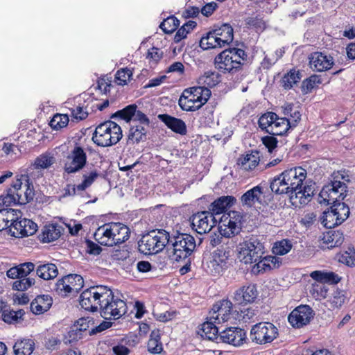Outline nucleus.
<instances>
[{"instance_id": "f257e3e1", "label": "nucleus", "mask_w": 355, "mask_h": 355, "mask_svg": "<svg viewBox=\"0 0 355 355\" xmlns=\"http://www.w3.org/2000/svg\"><path fill=\"white\" fill-rule=\"evenodd\" d=\"M306 178V171L302 167L286 169L272 178L270 188L276 195H286L293 200L296 191L303 185Z\"/></svg>"}, {"instance_id": "f03ea898", "label": "nucleus", "mask_w": 355, "mask_h": 355, "mask_svg": "<svg viewBox=\"0 0 355 355\" xmlns=\"http://www.w3.org/2000/svg\"><path fill=\"white\" fill-rule=\"evenodd\" d=\"M130 237L128 226L121 223H109L99 227L94 233L95 239L101 245L114 246L127 241Z\"/></svg>"}, {"instance_id": "7ed1b4c3", "label": "nucleus", "mask_w": 355, "mask_h": 355, "mask_svg": "<svg viewBox=\"0 0 355 355\" xmlns=\"http://www.w3.org/2000/svg\"><path fill=\"white\" fill-rule=\"evenodd\" d=\"M169 241L168 232L156 229L142 236L138 242V248L139 252L144 254H155L162 252Z\"/></svg>"}, {"instance_id": "20e7f679", "label": "nucleus", "mask_w": 355, "mask_h": 355, "mask_svg": "<svg viewBox=\"0 0 355 355\" xmlns=\"http://www.w3.org/2000/svg\"><path fill=\"white\" fill-rule=\"evenodd\" d=\"M263 238L251 235L244 239L238 245L239 259L245 264L252 263L260 260L265 253Z\"/></svg>"}, {"instance_id": "39448f33", "label": "nucleus", "mask_w": 355, "mask_h": 355, "mask_svg": "<svg viewBox=\"0 0 355 355\" xmlns=\"http://www.w3.org/2000/svg\"><path fill=\"white\" fill-rule=\"evenodd\" d=\"M121 127L112 121L100 123L92 135V141L98 146L107 147L116 144L122 138Z\"/></svg>"}, {"instance_id": "423d86ee", "label": "nucleus", "mask_w": 355, "mask_h": 355, "mask_svg": "<svg viewBox=\"0 0 355 355\" xmlns=\"http://www.w3.org/2000/svg\"><path fill=\"white\" fill-rule=\"evenodd\" d=\"M111 295V289L107 286L98 285L91 286L85 290L80 296V304L85 310L95 312L104 300Z\"/></svg>"}, {"instance_id": "0eeeda50", "label": "nucleus", "mask_w": 355, "mask_h": 355, "mask_svg": "<svg viewBox=\"0 0 355 355\" xmlns=\"http://www.w3.org/2000/svg\"><path fill=\"white\" fill-rule=\"evenodd\" d=\"M169 242H171L173 245L172 259L176 261L189 257L196 247L193 236L187 234H178L172 238L170 237Z\"/></svg>"}, {"instance_id": "6e6552de", "label": "nucleus", "mask_w": 355, "mask_h": 355, "mask_svg": "<svg viewBox=\"0 0 355 355\" xmlns=\"http://www.w3.org/2000/svg\"><path fill=\"white\" fill-rule=\"evenodd\" d=\"M347 187L340 180H334L325 185L319 193L318 201L320 204L333 205L340 202L346 196Z\"/></svg>"}, {"instance_id": "1a4fd4ad", "label": "nucleus", "mask_w": 355, "mask_h": 355, "mask_svg": "<svg viewBox=\"0 0 355 355\" xmlns=\"http://www.w3.org/2000/svg\"><path fill=\"white\" fill-rule=\"evenodd\" d=\"M84 280L78 274H69L58 280L54 291L62 297L76 295L83 287Z\"/></svg>"}, {"instance_id": "9d476101", "label": "nucleus", "mask_w": 355, "mask_h": 355, "mask_svg": "<svg viewBox=\"0 0 355 355\" xmlns=\"http://www.w3.org/2000/svg\"><path fill=\"white\" fill-rule=\"evenodd\" d=\"M100 310L101 315L105 320L118 319L127 312V305L123 300L116 297L111 291V295L104 300Z\"/></svg>"}, {"instance_id": "9b49d317", "label": "nucleus", "mask_w": 355, "mask_h": 355, "mask_svg": "<svg viewBox=\"0 0 355 355\" xmlns=\"http://www.w3.org/2000/svg\"><path fill=\"white\" fill-rule=\"evenodd\" d=\"M278 330L270 322H260L254 325L250 331V339L252 342L263 345L271 343L277 338Z\"/></svg>"}, {"instance_id": "f8f14e48", "label": "nucleus", "mask_w": 355, "mask_h": 355, "mask_svg": "<svg viewBox=\"0 0 355 355\" xmlns=\"http://www.w3.org/2000/svg\"><path fill=\"white\" fill-rule=\"evenodd\" d=\"M87 163V155L80 146H75L64 160V170L68 174L75 173L83 169Z\"/></svg>"}, {"instance_id": "ddd939ff", "label": "nucleus", "mask_w": 355, "mask_h": 355, "mask_svg": "<svg viewBox=\"0 0 355 355\" xmlns=\"http://www.w3.org/2000/svg\"><path fill=\"white\" fill-rule=\"evenodd\" d=\"M243 63L234 60L231 51L225 49L218 53L214 58L215 67L221 73H235L241 69Z\"/></svg>"}, {"instance_id": "4468645a", "label": "nucleus", "mask_w": 355, "mask_h": 355, "mask_svg": "<svg viewBox=\"0 0 355 355\" xmlns=\"http://www.w3.org/2000/svg\"><path fill=\"white\" fill-rule=\"evenodd\" d=\"M243 216L240 212L232 211L223 215L220 220V226H223L222 232L227 238H230L238 234L241 230V221Z\"/></svg>"}, {"instance_id": "2eb2a0df", "label": "nucleus", "mask_w": 355, "mask_h": 355, "mask_svg": "<svg viewBox=\"0 0 355 355\" xmlns=\"http://www.w3.org/2000/svg\"><path fill=\"white\" fill-rule=\"evenodd\" d=\"M213 313L210 315V320H214V322L220 324L230 320L234 313L239 311L233 310V304L230 300H223L214 304Z\"/></svg>"}, {"instance_id": "dca6fc26", "label": "nucleus", "mask_w": 355, "mask_h": 355, "mask_svg": "<svg viewBox=\"0 0 355 355\" xmlns=\"http://www.w3.org/2000/svg\"><path fill=\"white\" fill-rule=\"evenodd\" d=\"M216 223V220L209 211L198 212L191 218L193 230L200 234L209 232Z\"/></svg>"}, {"instance_id": "f3484780", "label": "nucleus", "mask_w": 355, "mask_h": 355, "mask_svg": "<svg viewBox=\"0 0 355 355\" xmlns=\"http://www.w3.org/2000/svg\"><path fill=\"white\" fill-rule=\"evenodd\" d=\"M312 318V309L308 305H301L292 311L288 319L293 327L300 328L309 323Z\"/></svg>"}, {"instance_id": "a211bd4d", "label": "nucleus", "mask_w": 355, "mask_h": 355, "mask_svg": "<svg viewBox=\"0 0 355 355\" xmlns=\"http://www.w3.org/2000/svg\"><path fill=\"white\" fill-rule=\"evenodd\" d=\"M245 338L246 334L243 329L232 327L220 332L218 343L223 342L239 347L243 344Z\"/></svg>"}, {"instance_id": "6ab92c4d", "label": "nucleus", "mask_w": 355, "mask_h": 355, "mask_svg": "<svg viewBox=\"0 0 355 355\" xmlns=\"http://www.w3.org/2000/svg\"><path fill=\"white\" fill-rule=\"evenodd\" d=\"M258 296L257 286L253 284L245 285L237 289L233 296L235 304L245 305L252 303Z\"/></svg>"}, {"instance_id": "aec40b11", "label": "nucleus", "mask_w": 355, "mask_h": 355, "mask_svg": "<svg viewBox=\"0 0 355 355\" xmlns=\"http://www.w3.org/2000/svg\"><path fill=\"white\" fill-rule=\"evenodd\" d=\"M309 59L310 67L316 71H327L334 64L333 58L321 52L312 53Z\"/></svg>"}, {"instance_id": "412c9836", "label": "nucleus", "mask_w": 355, "mask_h": 355, "mask_svg": "<svg viewBox=\"0 0 355 355\" xmlns=\"http://www.w3.org/2000/svg\"><path fill=\"white\" fill-rule=\"evenodd\" d=\"M157 118L174 132L182 136L187 135V125L182 119L167 114H160L157 116Z\"/></svg>"}, {"instance_id": "4be33fe9", "label": "nucleus", "mask_w": 355, "mask_h": 355, "mask_svg": "<svg viewBox=\"0 0 355 355\" xmlns=\"http://www.w3.org/2000/svg\"><path fill=\"white\" fill-rule=\"evenodd\" d=\"M236 202V198L232 196H223L215 200L209 207V211L214 215L225 213Z\"/></svg>"}, {"instance_id": "5701e85b", "label": "nucleus", "mask_w": 355, "mask_h": 355, "mask_svg": "<svg viewBox=\"0 0 355 355\" xmlns=\"http://www.w3.org/2000/svg\"><path fill=\"white\" fill-rule=\"evenodd\" d=\"M263 195V187L257 185L247 191L241 197V202L243 206L252 207L255 203L263 204L261 196Z\"/></svg>"}, {"instance_id": "b1692460", "label": "nucleus", "mask_w": 355, "mask_h": 355, "mask_svg": "<svg viewBox=\"0 0 355 355\" xmlns=\"http://www.w3.org/2000/svg\"><path fill=\"white\" fill-rule=\"evenodd\" d=\"M27 180V175H21L20 178H17L12 184V187L7 190L6 195L0 196V207H9L17 204L15 198L16 189H20L22 185V180Z\"/></svg>"}, {"instance_id": "393cba45", "label": "nucleus", "mask_w": 355, "mask_h": 355, "mask_svg": "<svg viewBox=\"0 0 355 355\" xmlns=\"http://www.w3.org/2000/svg\"><path fill=\"white\" fill-rule=\"evenodd\" d=\"M212 30L214 34L219 37V41L222 42L224 46H228L233 41L234 31L230 24L227 23L216 24Z\"/></svg>"}, {"instance_id": "a878e982", "label": "nucleus", "mask_w": 355, "mask_h": 355, "mask_svg": "<svg viewBox=\"0 0 355 355\" xmlns=\"http://www.w3.org/2000/svg\"><path fill=\"white\" fill-rule=\"evenodd\" d=\"M26 182L24 187H26L25 191L22 190V186L19 189H16L15 198L17 204L26 205L33 200L35 196V191L33 185L29 182L28 177L27 180H23Z\"/></svg>"}, {"instance_id": "bb28decb", "label": "nucleus", "mask_w": 355, "mask_h": 355, "mask_svg": "<svg viewBox=\"0 0 355 355\" xmlns=\"http://www.w3.org/2000/svg\"><path fill=\"white\" fill-rule=\"evenodd\" d=\"M183 96L188 99L189 101L193 103H199L196 105L197 108H200L202 105L206 103L211 96V90H183Z\"/></svg>"}, {"instance_id": "cd10ccee", "label": "nucleus", "mask_w": 355, "mask_h": 355, "mask_svg": "<svg viewBox=\"0 0 355 355\" xmlns=\"http://www.w3.org/2000/svg\"><path fill=\"white\" fill-rule=\"evenodd\" d=\"M35 269L32 262H25L10 268L6 272L8 277L11 279L27 278L26 277Z\"/></svg>"}, {"instance_id": "c85d7f7f", "label": "nucleus", "mask_w": 355, "mask_h": 355, "mask_svg": "<svg viewBox=\"0 0 355 355\" xmlns=\"http://www.w3.org/2000/svg\"><path fill=\"white\" fill-rule=\"evenodd\" d=\"M52 303L53 300L49 295H39L32 301L30 309L34 314H41L47 311Z\"/></svg>"}, {"instance_id": "c756f323", "label": "nucleus", "mask_w": 355, "mask_h": 355, "mask_svg": "<svg viewBox=\"0 0 355 355\" xmlns=\"http://www.w3.org/2000/svg\"><path fill=\"white\" fill-rule=\"evenodd\" d=\"M259 158V153L252 151L250 154H246L239 157L237 164L245 171H252L258 166Z\"/></svg>"}, {"instance_id": "7c9ffc66", "label": "nucleus", "mask_w": 355, "mask_h": 355, "mask_svg": "<svg viewBox=\"0 0 355 355\" xmlns=\"http://www.w3.org/2000/svg\"><path fill=\"white\" fill-rule=\"evenodd\" d=\"M220 81V77L216 72L207 71L199 78L200 86H193L187 89H209L215 87Z\"/></svg>"}, {"instance_id": "2f4dec72", "label": "nucleus", "mask_w": 355, "mask_h": 355, "mask_svg": "<svg viewBox=\"0 0 355 355\" xmlns=\"http://www.w3.org/2000/svg\"><path fill=\"white\" fill-rule=\"evenodd\" d=\"M292 127L290 125L289 119L283 117L280 118L276 114L275 120H273L268 133L272 135H283Z\"/></svg>"}, {"instance_id": "473e14b6", "label": "nucleus", "mask_w": 355, "mask_h": 355, "mask_svg": "<svg viewBox=\"0 0 355 355\" xmlns=\"http://www.w3.org/2000/svg\"><path fill=\"white\" fill-rule=\"evenodd\" d=\"M200 46L204 50L221 49L225 47L219 41V37L214 34V31H209L206 35L202 37L200 41Z\"/></svg>"}, {"instance_id": "72a5a7b5", "label": "nucleus", "mask_w": 355, "mask_h": 355, "mask_svg": "<svg viewBox=\"0 0 355 355\" xmlns=\"http://www.w3.org/2000/svg\"><path fill=\"white\" fill-rule=\"evenodd\" d=\"M226 262L217 254H214L211 258L207 260L205 264L206 270L211 275H218L223 270Z\"/></svg>"}, {"instance_id": "f704fd0d", "label": "nucleus", "mask_w": 355, "mask_h": 355, "mask_svg": "<svg viewBox=\"0 0 355 355\" xmlns=\"http://www.w3.org/2000/svg\"><path fill=\"white\" fill-rule=\"evenodd\" d=\"M61 235L60 226L56 224L46 225L43 229L41 241L43 243H50L57 240Z\"/></svg>"}, {"instance_id": "c9c22d12", "label": "nucleus", "mask_w": 355, "mask_h": 355, "mask_svg": "<svg viewBox=\"0 0 355 355\" xmlns=\"http://www.w3.org/2000/svg\"><path fill=\"white\" fill-rule=\"evenodd\" d=\"M34 349L35 343L31 339L18 340L13 346L15 355H31Z\"/></svg>"}, {"instance_id": "e433bc0d", "label": "nucleus", "mask_w": 355, "mask_h": 355, "mask_svg": "<svg viewBox=\"0 0 355 355\" xmlns=\"http://www.w3.org/2000/svg\"><path fill=\"white\" fill-rule=\"evenodd\" d=\"M37 275L44 280L54 279L58 275L57 266L53 263L40 265L36 270Z\"/></svg>"}, {"instance_id": "4c0bfd02", "label": "nucleus", "mask_w": 355, "mask_h": 355, "mask_svg": "<svg viewBox=\"0 0 355 355\" xmlns=\"http://www.w3.org/2000/svg\"><path fill=\"white\" fill-rule=\"evenodd\" d=\"M148 128L144 125H132L129 130L128 141L132 144L145 141Z\"/></svg>"}, {"instance_id": "58836bf2", "label": "nucleus", "mask_w": 355, "mask_h": 355, "mask_svg": "<svg viewBox=\"0 0 355 355\" xmlns=\"http://www.w3.org/2000/svg\"><path fill=\"white\" fill-rule=\"evenodd\" d=\"M217 322H214V320H210L202 324L201 331L202 336H205L207 339L218 343L219 334L218 328L216 326Z\"/></svg>"}, {"instance_id": "ea45409f", "label": "nucleus", "mask_w": 355, "mask_h": 355, "mask_svg": "<svg viewBox=\"0 0 355 355\" xmlns=\"http://www.w3.org/2000/svg\"><path fill=\"white\" fill-rule=\"evenodd\" d=\"M301 78L302 74L299 71L291 69L282 77L281 85L284 87V89H291L297 85Z\"/></svg>"}, {"instance_id": "a19ab883", "label": "nucleus", "mask_w": 355, "mask_h": 355, "mask_svg": "<svg viewBox=\"0 0 355 355\" xmlns=\"http://www.w3.org/2000/svg\"><path fill=\"white\" fill-rule=\"evenodd\" d=\"M338 218L335 212L331 209V210L325 211L322 213V216L320 220L323 226L328 229H331L336 226L340 225L343 223L338 220Z\"/></svg>"}, {"instance_id": "79ce46f5", "label": "nucleus", "mask_w": 355, "mask_h": 355, "mask_svg": "<svg viewBox=\"0 0 355 355\" xmlns=\"http://www.w3.org/2000/svg\"><path fill=\"white\" fill-rule=\"evenodd\" d=\"M344 235L339 231H334L328 233L323 239L324 243L330 244L327 248L332 249L342 245L344 241Z\"/></svg>"}, {"instance_id": "37998d69", "label": "nucleus", "mask_w": 355, "mask_h": 355, "mask_svg": "<svg viewBox=\"0 0 355 355\" xmlns=\"http://www.w3.org/2000/svg\"><path fill=\"white\" fill-rule=\"evenodd\" d=\"M331 209L335 212L337 215L339 221L343 223L345 221L350 214L349 206L345 202H338L335 204H333L331 207Z\"/></svg>"}, {"instance_id": "c03bdc74", "label": "nucleus", "mask_w": 355, "mask_h": 355, "mask_svg": "<svg viewBox=\"0 0 355 355\" xmlns=\"http://www.w3.org/2000/svg\"><path fill=\"white\" fill-rule=\"evenodd\" d=\"M197 24L196 21L189 20V21L186 22L184 25H182L176 32L175 36H174V42L178 43L182 40L187 37V34L193 30L194 28H196Z\"/></svg>"}, {"instance_id": "a18cd8bd", "label": "nucleus", "mask_w": 355, "mask_h": 355, "mask_svg": "<svg viewBox=\"0 0 355 355\" xmlns=\"http://www.w3.org/2000/svg\"><path fill=\"white\" fill-rule=\"evenodd\" d=\"M180 26V21L175 16L165 19L159 25V28L166 34L173 33Z\"/></svg>"}, {"instance_id": "49530a36", "label": "nucleus", "mask_w": 355, "mask_h": 355, "mask_svg": "<svg viewBox=\"0 0 355 355\" xmlns=\"http://www.w3.org/2000/svg\"><path fill=\"white\" fill-rule=\"evenodd\" d=\"M293 247L291 241L288 239H282L275 243L272 252L277 255H284L289 252Z\"/></svg>"}, {"instance_id": "de8ad7c7", "label": "nucleus", "mask_w": 355, "mask_h": 355, "mask_svg": "<svg viewBox=\"0 0 355 355\" xmlns=\"http://www.w3.org/2000/svg\"><path fill=\"white\" fill-rule=\"evenodd\" d=\"M284 49H279L276 50L270 55H266L261 62V66L263 69H268L274 65L284 55Z\"/></svg>"}, {"instance_id": "09e8293b", "label": "nucleus", "mask_w": 355, "mask_h": 355, "mask_svg": "<svg viewBox=\"0 0 355 355\" xmlns=\"http://www.w3.org/2000/svg\"><path fill=\"white\" fill-rule=\"evenodd\" d=\"M69 119L67 114H55L50 121L49 125L54 130H60L66 127Z\"/></svg>"}, {"instance_id": "8fccbe9b", "label": "nucleus", "mask_w": 355, "mask_h": 355, "mask_svg": "<svg viewBox=\"0 0 355 355\" xmlns=\"http://www.w3.org/2000/svg\"><path fill=\"white\" fill-rule=\"evenodd\" d=\"M100 176L99 173L96 170H93L89 173L83 174V180L78 184V191H85L87 188L89 187L94 181Z\"/></svg>"}, {"instance_id": "3c124183", "label": "nucleus", "mask_w": 355, "mask_h": 355, "mask_svg": "<svg viewBox=\"0 0 355 355\" xmlns=\"http://www.w3.org/2000/svg\"><path fill=\"white\" fill-rule=\"evenodd\" d=\"M132 76V72L130 69L122 68L116 71L114 83L119 86H124L127 84Z\"/></svg>"}, {"instance_id": "603ef678", "label": "nucleus", "mask_w": 355, "mask_h": 355, "mask_svg": "<svg viewBox=\"0 0 355 355\" xmlns=\"http://www.w3.org/2000/svg\"><path fill=\"white\" fill-rule=\"evenodd\" d=\"M24 218L19 220L18 218L8 225V232L11 236L14 237L24 236L25 227L23 224Z\"/></svg>"}, {"instance_id": "864d4df0", "label": "nucleus", "mask_w": 355, "mask_h": 355, "mask_svg": "<svg viewBox=\"0 0 355 355\" xmlns=\"http://www.w3.org/2000/svg\"><path fill=\"white\" fill-rule=\"evenodd\" d=\"M338 260L340 263H344L348 266H355V251L353 247H349L348 251L338 254Z\"/></svg>"}, {"instance_id": "5fc2aeb1", "label": "nucleus", "mask_w": 355, "mask_h": 355, "mask_svg": "<svg viewBox=\"0 0 355 355\" xmlns=\"http://www.w3.org/2000/svg\"><path fill=\"white\" fill-rule=\"evenodd\" d=\"M345 298V292L337 289L333 293L332 296L329 300L330 307L331 309L340 307L344 304Z\"/></svg>"}, {"instance_id": "6e6d98bb", "label": "nucleus", "mask_w": 355, "mask_h": 355, "mask_svg": "<svg viewBox=\"0 0 355 355\" xmlns=\"http://www.w3.org/2000/svg\"><path fill=\"white\" fill-rule=\"evenodd\" d=\"M314 189L311 185L302 186L300 189L296 191L294 199H299L300 202L304 203V200L311 197L313 195Z\"/></svg>"}, {"instance_id": "4d7b16f0", "label": "nucleus", "mask_w": 355, "mask_h": 355, "mask_svg": "<svg viewBox=\"0 0 355 355\" xmlns=\"http://www.w3.org/2000/svg\"><path fill=\"white\" fill-rule=\"evenodd\" d=\"M12 284V289L15 291H24L35 284V281L33 278H18Z\"/></svg>"}, {"instance_id": "13d9d810", "label": "nucleus", "mask_w": 355, "mask_h": 355, "mask_svg": "<svg viewBox=\"0 0 355 355\" xmlns=\"http://www.w3.org/2000/svg\"><path fill=\"white\" fill-rule=\"evenodd\" d=\"M55 162V157L50 155L43 154L36 158L34 165L36 168H47Z\"/></svg>"}, {"instance_id": "bf43d9fd", "label": "nucleus", "mask_w": 355, "mask_h": 355, "mask_svg": "<svg viewBox=\"0 0 355 355\" xmlns=\"http://www.w3.org/2000/svg\"><path fill=\"white\" fill-rule=\"evenodd\" d=\"M245 24L258 31H263L266 28L265 21L259 16L248 17L245 19Z\"/></svg>"}, {"instance_id": "052dcab7", "label": "nucleus", "mask_w": 355, "mask_h": 355, "mask_svg": "<svg viewBox=\"0 0 355 355\" xmlns=\"http://www.w3.org/2000/svg\"><path fill=\"white\" fill-rule=\"evenodd\" d=\"M276 119V114L274 112H266L263 114L259 119V126L261 129L265 130L266 132L269 130L270 125L273 120Z\"/></svg>"}, {"instance_id": "680f3d73", "label": "nucleus", "mask_w": 355, "mask_h": 355, "mask_svg": "<svg viewBox=\"0 0 355 355\" xmlns=\"http://www.w3.org/2000/svg\"><path fill=\"white\" fill-rule=\"evenodd\" d=\"M137 105L135 104L128 105L123 110L118 111L116 114H114L112 116V117L115 115H118L122 119L129 121L130 120H132L137 111Z\"/></svg>"}, {"instance_id": "e2e57ef3", "label": "nucleus", "mask_w": 355, "mask_h": 355, "mask_svg": "<svg viewBox=\"0 0 355 355\" xmlns=\"http://www.w3.org/2000/svg\"><path fill=\"white\" fill-rule=\"evenodd\" d=\"M300 223L306 228H311L318 223V216L315 212L306 213L301 218Z\"/></svg>"}, {"instance_id": "0e129e2a", "label": "nucleus", "mask_w": 355, "mask_h": 355, "mask_svg": "<svg viewBox=\"0 0 355 355\" xmlns=\"http://www.w3.org/2000/svg\"><path fill=\"white\" fill-rule=\"evenodd\" d=\"M311 293L316 299L326 298L327 297L328 289L324 285L315 284H313Z\"/></svg>"}, {"instance_id": "69168bd1", "label": "nucleus", "mask_w": 355, "mask_h": 355, "mask_svg": "<svg viewBox=\"0 0 355 355\" xmlns=\"http://www.w3.org/2000/svg\"><path fill=\"white\" fill-rule=\"evenodd\" d=\"M320 83V77L316 75H313L302 81L301 89H314Z\"/></svg>"}, {"instance_id": "338daca9", "label": "nucleus", "mask_w": 355, "mask_h": 355, "mask_svg": "<svg viewBox=\"0 0 355 355\" xmlns=\"http://www.w3.org/2000/svg\"><path fill=\"white\" fill-rule=\"evenodd\" d=\"M83 336V333L76 327V324L71 327L70 331L68 332V338H65V343H71L81 339Z\"/></svg>"}, {"instance_id": "774afa93", "label": "nucleus", "mask_w": 355, "mask_h": 355, "mask_svg": "<svg viewBox=\"0 0 355 355\" xmlns=\"http://www.w3.org/2000/svg\"><path fill=\"white\" fill-rule=\"evenodd\" d=\"M76 327H77L80 331L84 333L91 326L94 325V321L93 318L90 317L81 318L76 320L74 323Z\"/></svg>"}]
</instances>
